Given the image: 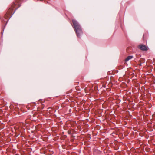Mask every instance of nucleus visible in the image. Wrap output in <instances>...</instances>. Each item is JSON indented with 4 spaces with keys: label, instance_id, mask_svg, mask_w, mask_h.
<instances>
[{
    "label": "nucleus",
    "instance_id": "1",
    "mask_svg": "<svg viewBox=\"0 0 155 155\" xmlns=\"http://www.w3.org/2000/svg\"><path fill=\"white\" fill-rule=\"evenodd\" d=\"M20 6V5H19V1H17L15 2H14L11 7L8 10L6 14L5 15V18L7 19L9 17V19L15 13L16 10Z\"/></svg>",
    "mask_w": 155,
    "mask_h": 155
},
{
    "label": "nucleus",
    "instance_id": "2",
    "mask_svg": "<svg viewBox=\"0 0 155 155\" xmlns=\"http://www.w3.org/2000/svg\"><path fill=\"white\" fill-rule=\"evenodd\" d=\"M72 22L74 27V30L77 36L78 37L80 38L83 33L81 27L78 22L76 20H73Z\"/></svg>",
    "mask_w": 155,
    "mask_h": 155
},
{
    "label": "nucleus",
    "instance_id": "3",
    "mask_svg": "<svg viewBox=\"0 0 155 155\" xmlns=\"http://www.w3.org/2000/svg\"><path fill=\"white\" fill-rule=\"evenodd\" d=\"M139 48L142 51H147L148 50V48L145 45L140 44L138 46Z\"/></svg>",
    "mask_w": 155,
    "mask_h": 155
},
{
    "label": "nucleus",
    "instance_id": "4",
    "mask_svg": "<svg viewBox=\"0 0 155 155\" xmlns=\"http://www.w3.org/2000/svg\"><path fill=\"white\" fill-rule=\"evenodd\" d=\"M133 58V56H128L125 59V61L127 62L129 60Z\"/></svg>",
    "mask_w": 155,
    "mask_h": 155
},
{
    "label": "nucleus",
    "instance_id": "5",
    "mask_svg": "<svg viewBox=\"0 0 155 155\" xmlns=\"http://www.w3.org/2000/svg\"><path fill=\"white\" fill-rule=\"evenodd\" d=\"M5 25L4 26V27L3 28H2V32H1L2 33H3V32L4 30V28H5Z\"/></svg>",
    "mask_w": 155,
    "mask_h": 155
},
{
    "label": "nucleus",
    "instance_id": "6",
    "mask_svg": "<svg viewBox=\"0 0 155 155\" xmlns=\"http://www.w3.org/2000/svg\"><path fill=\"white\" fill-rule=\"evenodd\" d=\"M2 23H3V24L4 23H3V21H2Z\"/></svg>",
    "mask_w": 155,
    "mask_h": 155
},
{
    "label": "nucleus",
    "instance_id": "7",
    "mask_svg": "<svg viewBox=\"0 0 155 155\" xmlns=\"http://www.w3.org/2000/svg\"><path fill=\"white\" fill-rule=\"evenodd\" d=\"M68 133H69V134H70V132L69 131H68Z\"/></svg>",
    "mask_w": 155,
    "mask_h": 155
},
{
    "label": "nucleus",
    "instance_id": "8",
    "mask_svg": "<svg viewBox=\"0 0 155 155\" xmlns=\"http://www.w3.org/2000/svg\"><path fill=\"white\" fill-rule=\"evenodd\" d=\"M7 22H8V21H7V22L6 23L5 25H6V24H7Z\"/></svg>",
    "mask_w": 155,
    "mask_h": 155
}]
</instances>
